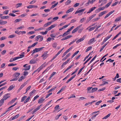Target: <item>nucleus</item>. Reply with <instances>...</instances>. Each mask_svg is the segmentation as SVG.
Returning <instances> with one entry per match:
<instances>
[{"mask_svg": "<svg viewBox=\"0 0 121 121\" xmlns=\"http://www.w3.org/2000/svg\"><path fill=\"white\" fill-rule=\"evenodd\" d=\"M79 52V51H78L76 52L72 55L71 57V58H73L75 55H77L78 53Z\"/></svg>", "mask_w": 121, "mask_h": 121, "instance_id": "c756f323", "label": "nucleus"}, {"mask_svg": "<svg viewBox=\"0 0 121 121\" xmlns=\"http://www.w3.org/2000/svg\"><path fill=\"white\" fill-rule=\"evenodd\" d=\"M36 90H33L32 91L30 92L29 93V95L30 96H32L36 92Z\"/></svg>", "mask_w": 121, "mask_h": 121, "instance_id": "5701e85b", "label": "nucleus"}, {"mask_svg": "<svg viewBox=\"0 0 121 121\" xmlns=\"http://www.w3.org/2000/svg\"><path fill=\"white\" fill-rule=\"evenodd\" d=\"M39 96L38 95H37L35 96L33 100V101H34L35 100L39 98Z\"/></svg>", "mask_w": 121, "mask_h": 121, "instance_id": "338daca9", "label": "nucleus"}, {"mask_svg": "<svg viewBox=\"0 0 121 121\" xmlns=\"http://www.w3.org/2000/svg\"><path fill=\"white\" fill-rule=\"evenodd\" d=\"M44 48V47H43L39 48H35V49L36 52H37L41 51Z\"/></svg>", "mask_w": 121, "mask_h": 121, "instance_id": "2eb2a0df", "label": "nucleus"}, {"mask_svg": "<svg viewBox=\"0 0 121 121\" xmlns=\"http://www.w3.org/2000/svg\"><path fill=\"white\" fill-rule=\"evenodd\" d=\"M97 26H96L94 27H92L90 28V29H89L88 30L89 32H90L93 30Z\"/></svg>", "mask_w": 121, "mask_h": 121, "instance_id": "2f4dec72", "label": "nucleus"}, {"mask_svg": "<svg viewBox=\"0 0 121 121\" xmlns=\"http://www.w3.org/2000/svg\"><path fill=\"white\" fill-rule=\"evenodd\" d=\"M22 5V3H19L17 4H16V8H18V7H20L21 5Z\"/></svg>", "mask_w": 121, "mask_h": 121, "instance_id": "6e6d98bb", "label": "nucleus"}, {"mask_svg": "<svg viewBox=\"0 0 121 121\" xmlns=\"http://www.w3.org/2000/svg\"><path fill=\"white\" fill-rule=\"evenodd\" d=\"M92 57L90 56V57L88 59L86 60V61L84 63V65H85L86 64L88 61H89L91 58Z\"/></svg>", "mask_w": 121, "mask_h": 121, "instance_id": "3c124183", "label": "nucleus"}, {"mask_svg": "<svg viewBox=\"0 0 121 121\" xmlns=\"http://www.w3.org/2000/svg\"><path fill=\"white\" fill-rule=\"evenodd\" d=\"M57 44L56 43H53L52 45V47L55 48L57 47Z\"/></svg>", "mask_w": 121, "mask_h": 121, "instance_id": "473e14b6", "label": "nucleus"}, {"mask_svg": "<svg viewBox=\"0 0 121 121\" xmlns=\"http://www.w3.org/2000/svg\"><path fill=\"white\" fill-rule=\"evenodd\" d=\"M22 21V19H16L14 21V22L15 23H17Z\"/></svg>", "mask_w": 121, "mask_h": 121, "instance_id": "72a5a7b5", "label": "nucleus"}, {"mask_svg": "<svg viewBox=\"0 0 121 121\" xmlns=\"http://www.w3.org/2000/svg\"><path fill=\"white\" fill-rule=\"evenodd\" d=\"M72 65H71L68 67L63 72V73H65L67 71H68V70L71 68V67H72Z\"/></svg>", "mask_w": 121, "mask_h": 121, "instance_id": "7c9ffc66", "label": "nucleus"}, {"mask_svg": "<svg viewBox=\"0 0 121 121\" xmlns=\"http://www.w3.org/2000/svg\"><path fill=\"white\" fill-rule=\"evenodd\" d=\"M100 18V17H98L95 18H94L92 20V21L93 22H95L97 21Z\"/></svg>", "mask_w": 121, "mask_h": 121, "instance_id": "4c0bfd02", "label": "nucleus"}, {"mask_svg": "<svg viewBox=\"0 0 121 121\" xmlns=\"http://www.w3.org/2000/svg\"><path fill=\"white\" fill-rule=\"evenodd\" d=\"M82 26V25L81 24L78 26L77 27L74 29L72 31V33H74L77 31Z\"/></svg>", "mask_w": 121, "mask_h": 121, "instance_id": "20e7f679", "label": "nucleus"}, {"mask_svg": "<svg viewBox=\"0 0 121 121\" xmlns=\"http://www.w3.org/2000/svg\"><path fill=\"white\" fill-rule=\"evenodd\" d=\"M76 75H74L70 79H69L66 82V83H68L69 82L71 81L74 78Z\"/></svg>", "mask_w": 121, "mask_h": 121, "instance_id": "f3484780", "label": "nucleus"}, {"mask_svg": "<svg viewBox=\"0 0 121 121\" xmlns=\"http://www.w3.org/2000/svg\"><path fill=\"white\" fill-rule=\"evenodd\" d=\"M111 114L109 113L107 116L103 118V119H106Z\"/></svg>", "mask_w": 121, "mask_h": 121, "instance_id": "052dcab7", "label": "nucleus"}, {"mask_svg": "<svg viewBox=\"0 0 121 121\" xmlns=\"http://www.w3.org/2000/svg\"><path fill=\"white\" fill-rule=\"evenodd\" d=\"M107 12V11H105L101 12L99 14V17H101L104 14L106 13Z\"/></svg>", "mask_w": 121, "mask_h": 121, "instance_id": "a211bd4d", "label": "nucleus"}, {"mask_svg": "<svg viewBox=\"0 0 121 121\" xmlns=\"http://www.w3.org/2000/svg\"><path fill=\"white\" fill-rule=\"evenodd\" d=\"M20 73L18 72H16L15 73L13 74V76L15 78H19L18 76L20 75Z\"/></svg>", "mask_w": 121, "mask_h": 121, "instance_id": "4468645a", "label": "nucleus"}, {"mask_svg": "<svg viewBox=\"0 0 121 121\" xmlns=\"http://www.w3.org/2000/svg\"><path fill=\"white\" fill-rule=\"evenodd\" d=\"M42 69L40 67L39 68L37 69H36V70L34 71V72L33 73H35V72H38V73H39V72Z\"/></svg>", "mask_w": 121, "mask_h": 121, "instance_id": "b1692460", "label": "nucleus"}, {"mask_svg": "<svg viewBox=\"0 0 121 121\" xmlns=\"http://www.w3.org/2000/svg\"><path fill=\"white\" fill-rule=\"evenodd\" d=\"M73 10V8H70L69 9L66 11V13H68L72 11Z\"/></svg>", "mask_w": 121, "mask_h": 121, "instance_id": "e433bc0d", "label": "nucleus"}, {"mask_svg": "<svg viewBox=\"0 0 121 121\" xmlns=\"http://www.w3.org/2000/svg\"><path fill=\"white\" fill-rule=\"evenodd\" d=\"M56 86L53 87L51 89H50L48 92V93L52 92L55 90L56 88Z\"/></svg>", "mask_w": 121, "mask_h": 121, "instance_id": "4be33fe9", "label": "nucleus"}, {"mask_svg": "<svg viewBox=\"0 0 121 121\" xmlns=\"http://www.w3.org/2000/svg\"><path fill=\"white\" fill-rule=\"evenodd\" d=\"M24 52H22L21 54H20L19 55L20 57H19V58H22L23 57H24Z\"/></svg>", "mask_w": 121, "mask_h": 121, "instance_id": "c9c22d12", "label": "nucleus"}, {"mask_svg": "<svg viewBox=\"0 0 121 121\" xmlns=\"http://www.w3.org/2000/svg\"><path fill=\"white\" fill-rule=\"evenodd\" d=\"M36 62L33 59L31 60L30 62V64H34Z\"/></svg>", "mask_w": 121, "mask_h": 121, "instance_id": "a19ab883", "label": "nucleus"}, {"mask_svg": "<svg viewBox=\"0 0 121 121\" xmlns=\"http://www.w3.org/2000/svg\"><path fill=\"white\" fill-rule=\"evenodd\" d=\"M112 3V1L110 2L105 5V7H103L102 8H105H105H107Z\"/></svg>", "mask_w": 121, "mask_h": 121, "instance_id": "c85d7f7f", "label": "nucleus"}, {"mask_svg": "<svg viewBox=\"0 0 121 121\" xmlns=\"http://www.w3.org/2000/svg\"><path fill=\"white\" fill-rule=\"evenodd\" d=\"M6 39L7 38L5 37V36L2 37L0 38V40L1 41H2Z\"/></svg>", "mask_w": 121, "mask_h": 121, "instance_id": "0e129e2a", "label": "nucleus"}, {"mask_svg": "<svg viewBox=\"0 0 121 121\" xmlns=\"http://www.w3.org/2000/svg\"><path fill=\"white\" fill-rule=\"evenodd\" d=\"M95 9V8H91L87 12V13H90L92 11L94 10Z\"/></svg>", "mask_w": 121, "mask_h": 121, "instance_id": "864d4df0", "label": "nucleus"}, {"mask_svg": "<svg viewBox=\"0 0 121 121\" xmlns=\"http://www.w3.org/2000/svg\"><path fill=\"white\" fill-rule=\"evenodd\" d=\"M9 18V17L8 16H5L3 17H1V18L2 19H8Z\"/></svg>", "mask_w": 121, "mask_h": 121, "instance_id": "8fccbe9b", "label": "nucleus"}, {"mask_svg": "<svg viewBox=\"0 0 121 121\" xmlns=\"http://www.w3.org/2000/svg\"><path fill=\"white\" fill-rule=\"evenodd\" d=\"M86 37V36H85V35L83 36L80 39L78 40H77L76 41V43H79V42L82 41L85 39Z\"/></svg>", "mask_w": 121, "mask_h": 121, "instance_id": "423d86ee", "label": "nucleus"}, {"mask_svg": "<svg viewBox=\"0 0 121 121\" xmlns=\"http://www.w3.org/2000/svg\"><path fill=\"white\" fill-rule=\"evenodd\" d=\"M85 9H80V10H78L75 13V14H76L78 13H79V14H78L79 15H81L82 13V12Z\"/></svg>", "mask_w": 121, "mask_h": 121, "instance_id": "39448f33", "label": "nucleus"}, {"mask_svg": "<svg viewBox=\"0 0 121 121\" xmlns=\"http://www.w3.org/2000/svg\"><path fill=\"white\" fill-rule=\"evenodd\" d=\"M74 26H71L70 28L68 29L67 31L65 32L62 35V37H64L65 36L69 34V33H68L71 31V30H72L74 28Z\"/></svg>", "mask_w": 121, "mask_h": 121, "instance_id": "f257e3e1", "label": "nucleus"}, {"mask_svg": "<svg viewBox=\"0 0 121 121\" xmlns=\"http://www.w3.org/2000/svg\"><path fill=\"white\" fill-rule=\"evenodd\" d=\"M64 48H63L62 49H61L57 53V54H56V55L57 56H58L62 51L64 50Z\"/></svg>", "mask_w": 121, "mask_h": 121, "instance_id": "49530a36", "label": "nucleus"}, {"mask_svg": "<svg viewBox=\"0 0 121 121\" xmlns=\"http://www.w3.org/2000/svg\"><path fill=\"white\" fill-rule=\"evenodd\" d=\"M17 99V98H15L14 99H12L10 102L9 103V104H12L13 103H14L15 100H16Z\"/></svg>", "mask_w": 121, "mask_h": 121, "instance_id": "aec40b11", "label": "nucleus"}, {"mask_svg": "<svg viewBox=\"0 0 121 121\" xmlns=\"http://www.w3.org/2000/svg\"><path fill=\"white\" fill-rule=\"evenodd\" d=\"M10 97V94L9 93H7L5 94L2 99H3L4 101L6 100L8 98Z\"/></svg>", "mask_w": 121, "mask_h": 121, "instance_id": "7ed1b4c3", "label": "nucleus"}, {"mask_svg": "<svg viewBox=\"0 0 121 121\" xmlns=\"http://www.w3.org/2000/svg\"><path fill=\"white\" fill-rule=\"evenodd\" d=\"M96 15V14H94L91 16L89 17V21L92 18H93L94 17H95Z\"/></svg>", "mask_w": 121, "mask_h": 121, "instance_id": "09e8293b", "label": "nucleus"}, {"mask_svg": "<svg viewBox=\"0 0 121 121\" xmlns=\"http://www.w3.org/2000/svg\"><path fill=\"white\" fill-rule=\"evenodd\" d=\"M52 22H50L47 23L45 24L43 26V27H46L48 26L51 25Z\"/></svg>", "mask_w": 121, "mask_h": 121, "instance_id": "393cba45", "label": "nucleus"}, {"mask_svg": "<svg viewBox=\"0 0 121 121\" xmlns=\"http://www.w3.org/2000/svg\"><path fill=\"white\" fill-rule=\"evenodd\" d=\"M15 35H9L8 36V38H13L14 37H15Z\"/></svg>", "mask_w": 121, "mask_h": 121, "instance_id": "69168bd1", "label": "nucleus"}, {"mask_svg": "<svg viewBox=\"0 0 121 121\" xmlns=\"http://www.w3.org/2000/svg\"><path fill=\"white\" fill-rule=\"evenodd\" d=\"M19 116V114H18L13 117H12L10 118L11 120H13L17 118Z\"/></svg>", "mask_w": 121, "mask_h": 121, "instance_id": "ddd939ff", "label": "nucleus"}, {"mask_svg": "<svg viewBox=\"0 0 121 121\" xmlns=\"http://www.w3.org/2000/svg\"><path fill=\"white\" fill-rule=\"evenodd\" d=\"M47 30L45 31L44 32H40V33L42 34L43 35H45L47 34Z\"/></svg>", "mask_w": 121, "mask_h": 121, "instance_id": "bf43d9fd", "label": "nucleus"}, {"mask_svg": "<svg viewBox=\"0 0 121 121\" xmlns=\"http://www.w3.org/2000/svg\"><path fill=\"white\" fill-rule=\"evenodd\" d=\"M42 105H41L38 106L37 108H35L34 110L33 111V113L35 112H36L38 110H39L40 108L41 107Z\"/></svg>", "mask_w": 121, "mask_h": 121, "instance_id": "9d476101", "label": "nucleus"}, {"mask_svg": "<svg viewBox=\"0 0 121 121\" xmlns=\"http://www.w3.org/2000/svg\"><path fill=\"white\" fill-rule=\"evenodd\" d=\"M26 85L25 83L22 84L20 87V88L18 90V91L22 89Z\"/></svg>", "mask_w": 121, "mask_h": 121, "instance_id": "58836bf2", "label": "nucleus"}, {"mask_svg": "<svg viewBox=\"0 0 121 121\" xmlns=\"http://www.w3.org/2000/svg\"><path fill=\"white\" fill-rule=\"evenodd\" d=\"M70 55V53H69L62 60H65Z\"/></svg>", "mask_w": 121, "mask_h": 121, "instance_id": "a878e982", "label": "nucleus"}, {"mask_svg": "<svg viewBox=\"0 0 121 121\" xmlns=\"http://www.w3.org/2000/svg\"><path fill=\"white\" fill-rule=\"evenodd\" d=\"M37 6H35L32 5H30L27 7V8H37Z\"/></svg>", "mask_w": 121, "mask_h": 121, "instance_id": "f704fd0d", "label": "nucleus"}, {"mask_svg": "<svg viewBox=\"0 0 121 121\" xmlns=\"http://www.w3.org/2000/svg\"><path fill=\"white\" fill-rule=\"evenodd\" d=\"M45 99L43 98H41L39 100L38 103L39 104H40L43 103V102L44 101Z\"/></svg>", "mask_w": 121, "mask_h": 121, "instance_id": "6ab92c4d", "label": "nucleus"}, {"mask_svg": "<svg viewBox=\"0 0 121 121\" xmlns=\"http://www.w3.org/2000/svg\"><path fill=\"white\" fill-rule=\"evenodd\" d=\"M26 33L25 31H20L18 32V35H20L21 34H25Z\"/></svg>", "mask_w": 121, "mask_h": 121, "instance_id": "c03bdc74", "label": "nucleus"}, {"mask_svg": "<svg viewBox=\"0 0 121 121\" xmlns=\"http://www.w3.org/2000/svg\"><path fill=\"white\" fill-rule=\"evenodd\" d=\"M14 86H13V85H11L8 89V91H9L12 90L14 88Z\"/></svg>", "mask_w": 121, "mask_h": 121, "instance_id": "412c9836", "label": "nucleus"}, {"mask_svg": "<svg viewBox=\"0 0 121 121\" xmlns=\"http://www.w3.org/2000/svg\"><path fill=\"white\" fill-rule=\"evenodd\" d=\"M120 20H121V16L117 18L115 20V22H117L120 21Z\"/></svg>", "mask_w": 121, "mask_h": 121, "instance_id": "37998d69", "label": "nucleus"}, {"mask_svg": "<svg viewBox=\"0 0 121 121\" xmlns=\"http://www.w3.org/2000/svg\"><path fill=\"white\" fill-rule=\"evenodd\" d=\"M64 48H63L62 49H61L57 53V54H56V55L57 56H58L62 51L64 50Z\"/></svg>", "mask_w": 121, "mask_h": 121, "instance_id": "de8ad7c7", "label": "nucleus"}, {"mask_svg": "<svg viewBox=\"0 0 121 121\" xmlns=\"http://www.w3.org/2000/svg\"><path fill=\"white\" fill-rule=\"evenodd\" d=\"M4 101L3 99H1L0 100V107L4 103Z\"/></svg>", "mask_w": 121, "mask_h": 121, "instance_id": "79ce46f5", "label": "nucleus"}, {"mask_svg": "<svg viewBox=\"0 0 121 121\" xmlns=\"http://www.w3.org/2000/svg\"><path fill=\"white\" fill-rule=\"evenodd\" d=\"M71 0H68L65 3V4L67 5L69 4L71 2Z\"/></svg>", "mask_w": 121, "mask_h": 121, "instance_id": "680f3d73", "label": "nucleus"}, {"mask_svg": "<svg viewBox=\"0 0 121 121\" xmlns=\"http://www.w3.org/2000/svg\"><path fill=\"white\" fill-rule=\"evenodd\" d=\"M95 38H93L91 39L88 42V44L89 45H91L93 43L95 42Z\"/></svg>", "mask_w": 121, "mask_h": 121, "instance_id": "0eeeda50", "label": "nucleus"}, {"mask_svg": "<svg viewBox=\"0 0 121 121\" xmlns=\"http://www.w3.org/2000/svg\"><path fill=\"white\" fill-rule=\"evenodd\" d=\"M40 36L39 37H40L39 39H40L39 40V42H41V41H42L43 40V37L41 35H40Z\"/></svg>", "mask_w": 121, "mask_h": 121, "instance_id": "774afa93", "label": "nucleus"}, {"mask_svg": "<svg viewBox=\"0 0 121 121\" xmlns=\"http://www.w3.org/2000/svg\"><path fill=\"white\" fill-rule=\"evenodd\" d=\"M18 79V78H15L12 79L10 81L11 82H12L15 81H16Z\"/></svg>", "mask_w": 121, "mask_h": 121, "instance_id": "5fc2aeb1", "label": "nucleus"}, {"mask_svg": "<svg viewBox=\"0 0 121 121\" xmlns=\"http://www.w3.org/2000/svg\"><path fill=\"white\" fill-rule=\"evenodd\" d=\"M115 11V10H112L110 12L108 13L104 17V18L105 19L108 17L110 15L113 13Z\"/></svg>", "mask_w": 121, "mask_h": 121, "instance_id": "9b49d317", "label": "nucleus"}, {"mask_svg": "<svg viewBox=\"0 0 121 121\" xmlns=\"http://www.w3.org/2000/svg\"><path fill=\"white\" fill-rule=\"evenodd\" d=\"M27 65V64H26L23 65V67H25V69H24L25 70H28L30 68V66L28 65L26 66V65Z\"/></svg>", "mask_w": 121, "mask_h": 121, "instance_id": "1a4fd4ad", "label": "nucleus"}, {"mask_svg": "<svg viewBox=\"0 0 121 121\" xmlns=\"http://www.w3.org/2000/svg\"><path fill=\"white\" fill-rule=\"evenodd\" d=\"M48 63H46V62H44L40 67L43 69L44 67L48 65Z\"/></svg>", "mask_w": 121, "mask_h": 121, "instance_id": "dca6fc26", "label": "nucleus"}, {"mask_svg": "<svg viewBox=\"0 0 121 121\" xmlns=\"http://www.w3.org/2000/svg\"><path fill=\"white\" fill-rule=\"evenodd\" d=\"M64 48H63L62 49H61L57 53V54H56V55L57 56H58L62 51L64 50Z\"/></svg>", "mask_w": 121, "mask_h": 121, "instance_id": "a18cd8bd", "label": "nucleus"}, {"mask_svg": "<svg viewBox=\"0 0 121 121\" xmlns=\"http://www.w3.org/2000/svg\"><path fill=\"white\" fill-rule=\"evenodd\" d=\"M69 25H65V26H64L62 28H60L59 29V30H62L63 29L67 28Z\"/></svg>", "mask_w": 121, "mask_h": 121, "instance_id": "bb28decb", "label": "nucleus"}, {"mask_svg": "<svg viewBox=\"0 0 121 121\" xmlns=\"http://www.w3.org/2000/svg\"><path fill=\"white\" fill-rule=\"evenodd\" d=\"M79 68H77L75 70V71L73 72L71 74V75H73L74 74H75L78 70V69Z\"/></svg>", "mask_w": 121, "mask_h": 121, "instance_id": "e2e57ef3", "label": "nucleus"}, {"mask_svg": "<svg viewBox=\"0 0 121 121\" xmlns=\"http://www.w3.org/2000/svg\"><path fill=\"white\" fill-rule=\"evenodd\" d=\"M104 8H98V9L96 10V13H98L101 10H103L104 9Z\"/></svg>", "mask_w": 121, "mask_h": 121, "instance_id": "cd10ccee", "label": "nucleus"}, {"mask_svg": "<svg viewBox=\"0 0 121 121\" xmlns=\"http://www.w3.org/2000/svg\"><path fill=\"white\" fill-rule=\"evenodd\" d=\"M112 36V35H111L109 36H107V37L104 39L103 40L104 43H105Z\"/></svg>", "mask_w": 121, "mask_h": 121, "instance_id": "f8f14e48", "label": "nucleus"}, {"mask_svg": "<svg viewBox=\"0 0 121 121\" xmlns=\"http://www.w3.org/2000/svg\"><path fill=\"white\" fill-rule=\"evenodd\" d=\"M17 65V64H13V63H11L8 65V66H13L16 65Z\"/></svg>", "mask_w": 121, "mask_h": 121, "instance_id": "4d7b16f0", "label": "nucleus"}, {"mask_svg": "<svg viewBox=\"0 0 121 121\" xmlns=\"http://www.w3.org/2000/svg\"><path fill=\"white\" fill-rule=\"evenodd\" d=\"M27 96H25L23 97L21 100V102H23L27 98Z\"/></svg>", "mask_w": 121, "mask_h": 121, "instance_id": "603ef678", "label": "nucleus"}, {"mask_svg": "<svg viewBox=\"0 0 121 121\" xmlns=\"http://www.w3.org/2000/svg\"><path fill=\"white\" fill-rule=\"evenodd\" d=\"M56 26V24H54L51 26L50 27L46 29L47 31H49L51 30L52 28L55 27Z\"/></svg>", "mask_w": 121, "mask_h": 121, "instance_id": "6e6552de", "label": "nucleus"}, {"mask_svg": "<svg viewBox=\"0 0 121 121\" xmlns=\"http://www.w3.org/2000/svg\"><path fill=\"white\" fill-rule=\"evenodd\" d=\"M30 96H29L28 98L26 99V100L24 101V104H25L27 102H28V101L30 99Z\"/></svg>", "mask_w": 121, "mask_h": 121, "instance_id": "ea45409f", "label": "nucleus"}, {"mask_svg": "<svg viewBox=\"0 0 121 121\" xmlns=\"http://www.w3.org/2000/svg\"><path fill=\"white\" fill-rule=\"evenodd\" d=\"M48 53V51H46L42 55L41 57H43V59L45 60L48 56V55L47 54Z\"/></svg>", "mask_w": 121, "mask_h": 121, "instance_id": "f03ea898", "label": "nucleus"}, {"mask_svg": "<svg viewBox=\"0 0 121 121\" xmlns=\"http://www.w3.org/2000/svg\"><path fill=\"white\" fill-rule=\"evenodd\" d=\"M24 77L23 76H22L20 78L18 81L19 82H21L22 80L23 79H24Z\"/></svg>", "mask_w": 121, "mask_h": 121, "instance_id": "13d9d810", "label": "nucleus"}]
</instances>
